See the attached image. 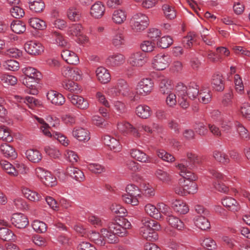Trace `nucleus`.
I'll return each mask as SVG.
<instances>
[{
	"label": "nucleus",
	"instance_id": "obj_51",
	"mask_svg": "<svg viewBox=\"0 0 250 250\" xmlns=\"http://www.w3.org/2000/svg\"><path fill=\"white\" fill-rule=\"evenodd\" d=\"M196 36L194 32H190L187 36L184 37L182 41L184 46L187 48L192 46L193 42L195 41Z\"/></svg>",
	"mask_w": 250,
	"mask_h": 250
},
{
	"label": "nucleus",
	"instance_id": "obj_62",
	"mask_svg": "<svg viewBox=\"0 0 250 250\" xmlns=\"http://www.w3.org/2000/svg\"><path fill=\"white\" fill-rule=\"evenodd\" d=\"M221 181L213 182L212 184L213 187L216 190L226 193L229 191V188Z\"/></svg>",
	"mask_w": 250,
	"mask_h": 250
},
{
	"label": "nucleus",
	"instance_id": "obj_20",
	"mask_svg": "<svg viewBox=\"0 0 250 250\" xmlns=\"http://www.w3.org/2000/svg\"><path fill=\"white\" fill-rule=\"evenodd\" d=\"M130 155L132 158L142 163H148L151 162V159L140 149H131Z\"/></svg>",
	"mask_w": 250,
	"mask_h": 250
},
{
	"label": "nucleus",
	"instance_id": "obj_16",
	"mask_svg": "<svg viewBox=\"0 0 250 250\" xmlns=\"http://www.w3.org/2000/svg\"><path fill=\"white\" fill-rule=\"evenodd\" d=\"M125 62V56L120 53H115L109 56L106 60V63L111 66H119Z\"/></svg>",
	"mask_w": 250,
	"mask_h": 250
},
{
	"label": "nucleus",
	"instance_id": "obj_40",
	"mask_svg": "<svg viewBox=\"0 0 250 250\" xmlns=\"http://www.w3.org/2000/svg\"><path fill=\"white\" fill-rule=\"evenodd\" d=\"M187 91L189 98L193 100L197 98L199 93V86L194 82H191L187 88Z\"/></svg>",
	"mask_w": 250,
	"mask_h": 250
},
{
	"label": "nucleus",
	"instance_id": "obj_34",
	"mask_svg": "<svg viewBox=\"0 0 250 250\" xmlns=\"http://www.w3.org/2000/svg\"><path fill=\"white\" fill-rule=\"evenodd\" d=\"M172 88L171 81L169 79L164 78L160 80L159 90L162 94H168L171 92Z\"/></svg>",
	"mask_w": 250,
	"mask_h": 250
},
{
	"label": "nucleus",
	"instance_id": "obj_52",
	"mask_svg": "<svg viewBox=\"0 0 250 250\" xmlns=\"http://www.w3.org/2000/svg\"><path fill=\"white\" fill-rule=\"evenodd\" d=\"M213 157L216 161L225 165L228 164L229 161L228 156L225 153L219 151L213 152Z\"/></svg>",
	"mask_w": 250,
	"mask_h": 250
},
{
	"label": "nucleus",
	"instance_id": "obj_41",
	"mask_svg": "<svg viewBox=\"0 0 250 250\" xmlns=\"http://www.w3.org/2000/svg\"><path fill=\"white\" fill-rule=\"evenodd\" d=\"M0 165L3 169L5 170L10 176H17L19 174L18 171L9 162L6 161H1L0 162Z\"/></svg>",
	"mask_w": 250,
	"mask_h": 250
},
{
	"label": "nucleus",
	"instance_id": "obj_58",
	"mask_svg": "<svg viewBox=\"0 0 250 250\" xmlns=\"http://www.w3.org/2000/svg\"><path fill=\"white\" fill-rule=\"evenodd\" d=\"M11 16L16 19H20L24 15V11L23 9L18 6H13L10 9Z\"/></svg>",
	"mask_w": 250,
	"mask_h": 250
},
{
	"label": "nucleus",
	"instance_id": "obj_30",
	"mask_svg": "<svg viewBox=\"0 0 250 250\" xmlns=\"http://www.w3.org/2000/svg\"><path fill=\"white\" fill-rule=\"evenodd\" d=\"M194 222L196 226L202 230H205L210 228V223L204 215L196 216L194 219Z\"/></svg>",
	"mask_w": 250,
	"mask_h": 250
},
{
	"label": "nucleus",
	"instance_id": "obj_25",
	"mask_svg": "<svg viewBox=\"0 0 250 250\" xmlns=\"http://www.w3.org/2000/svg\"><path fill=\"white\" fill-rule=\"evenodd\" d=\"M101 232L102 235L104 238L105 242L110 244H114L118 242L117 234L115 233L113 231L109 230L108 227L107 228L102 229Z\"/></svg>",
	"mask_w": 250,
	"mask_h": 250
},
{
	"label": "nucleus",
	"instance_id": "obj_28",
	"mask_svg": "<svg viewBox=\"0 0 250 250\" xmlns=\"http://www.w3.org/2000/svg\"><path fill=\"white\" fill-rule=\"evenodd\" d=\"M211 85L215 90L222 91L224 89L225 85L222 75L219 74H214L212 77Z\"/></svg>",
	"mask_w": 250,
	"mask_h": 250
},
{
	"label": "nucleus",
	"instance_id": "obj_48",
	"mask_svg": "<svg viewBox=\"0 0 250 250\" xmlns=\"http://www.w3.org/2000/svg\"><path fill=\"white\" fill-rule=\"evenodd\" d=\"M34 230L38 233H43L46 231L47 226L45 223L39 220H34L32 224Z\"/></svg>",
	"mask_w": 250,
	"mask_h": 250
},
{
	"label": "nucleus",
	"instance_id": "obj_45",
	"mask_svg": "<svg viewBox=\"0 0 250 250\" xmlns=\"http://www.w3.org/2000/svg\"><path fill=\"white\" fill-rule=\"evenodd\" d=\"M12 30L16 34H21L26 30L25 24L20 21H14L11 24Z\"/></svg>",
	"mask_w": 250,
	"mask_h": 250
},
{
	"label": "nucleus",
	"instance_id": "obj_44",
	"mask_svg": "<svg viewBox=\"0 0 250 250\" xmlns=\"http://www.w3.org/2000/svg\"><path fill=\"white\" fill-rule=\"evenodd\" d=\"M28 23L32 27L38 30H43L46 26L44 21L37 18L30 19Z\"/></svg>",
	"mask_w": 250,
	"mask_h": 250
},
{
	"label": "nucleus",
	"instance_id": "obj_23",
	"mask_svg": "<svg viewBox=\"0 0 250 250\" xmlns=\"http://www.w3.org/2000/svg\"><path fill=\"white\" fill-rule=\"evenodd\" d=\"M223 205L229 210L235 212L240 209V206L237 201L234 198L230 197H227L222 200Z\"/></svg>",
	"mask_w": 250,
	"mask_h": 250
},
{
	"label": "nucleus",
	"instance_id": "obj_53",
	"mask_svg": "<svg viewBox=\"0 0 250 250\" xmlns=\"http://www.w3.org/2000/svg\"><path fill=\"white\" fill-rule=\"evenodd\" d=\"M162 9L167 19L171 20L176 17L175 11L172 6L166 4L163 5Z\"/></svg>",
	"mask_w": 250,
	"mask_h": 250
},
{
	"label": "nucleus",
	"instance_id": "obj_22",
	"mask_svg": "<svg viewBox=\"0 0 250 250\" xmlns=\"http://www.w3.org/2000/svg\"><path fill=\"white\" fill-rule=\"evenodd\" d=\"M1 152L7 158L14 159L17 157V153L12 146L7 143H3L0 146Z\"/></svg>",
	"mask_w": 250,
	"mask_h": 250
},
{
	"label": "nucleus",
	"instance_id": "obj_43",
	"mask_svg": "<svg viewBox=\"0 0 250 250\" xmlns=\"http://www.w3.org/2000/svg\"><path fill=\"white\" fill-rule=\"evenodd\" d=\"M15 236L12 230L7 228H0V238L3 241H9L15 239Z\"/></svg>",
	"mask_w": 250,
	"mask_h": 250
},
{
	"label": "nucleus",
	"instance_id": "obj_56",
	"mask_svg": "<svg viewBox=\"0 0 250 250\" xmlns=\"http://www.w3.org/2000/svg\"><path fill=\"white\" fill-rule=\"evenodd\" d=\"M46 175L42 182L46 186L48 187H53L56 185V179L50 172L47 171L46 173Z\"/></svg>",
	"mask_w": 250,
	"mask_h": 250
},
{
	"label": "nucleus",
	"instance_id": "obj_50",
	"mask_svg": "<svg viewBox=\"0 0 250 250\" xmlns=\"http://www.w3.org/2000/svg\"><path fill=\"white\" fill-rule=\"evenodd\" d=\"M0 139L9 143L13 141V137L7 127L3 126L0 127Z\"/></svg>",
	"mask_w": 250,
	"mask_h": 250
},
{
	"label": "nucleus",
	"instance_id": "obj_8",
	"mask_svg": "<svg viewBox=\"0 0 250 250\" xmlns=\"http://www.w3.org/2000/svg\"><path fill=\"white\" fill-rule=\"evenodd\" d=\"M169 57L165 54H158L153 61L152 66L157 70H163L166 69L169 65Z\"/></svg>",
	"mask_w": 250,
	"mask_h": 250
},
{
	"label": "nucleus",
	"instance_id": "obj_54",
	"mask_svg": "<svg viewBox=\"0 0 250 250\" xmlns=\"http://www.w3.org/2000/svg\"><path fill=\"white\" fill-rule=\"evenodd\" d=\"M145 210L149 215L154 218H158L160 216L158 209L151 204H147L145 207Z\"/></svg>",
	"mask_w": 250,
	"mask_h": 250
},
{
	"label": "nucleus",
	"instance_id": "obj_29",
	"mask_svg": "<svg viewBox=\"0 0 250 250\" xmlns=\"http://www.w3.org/2000/svg\"><path fill=\"white\" fill-rule=\"evenodd\" d=\"M66 172L70 176L77 181L82 182L84 179L83 172L78 168L70 167L67 168Z\"/></svg>",
	"mask_w": 250,
	"mask_h": 250
},
{
	"label": "nucleus",
	"instance_id": "obj_59",
	"mask_svg": "<svg viewBox=\"0 0 250 250\" xmlns=\"http://www.w3.org/2000/svg\"><path fill=\"white\" fill-rule=\"evenodd\" d=\"M44 150L45 153L49 155L50 157L53 158H59L61 155L59 150L55 148L54 147H51L49 146H45Z\"/></svg>",
	"mask_w": 250,
	"mask_h": 250
},
{
	"label": "nucleus",
	"instance_id": "obj_26",
	"mask_svg": "<svg viewBox=\"0 0 250 250\" xmlns=\"http://www.w3.org/2000/svg\"><path fill=\"white\" fill-rule=\"evenodd\" d=\"M65 77L73 81H79L81 79V71L78 68H66L63 72Z\"/></svg>",
	"mask_w": 250,
	"mask_h": 250
},
{
	"label": "nucleus",
	"instance_id": "obj_5",
	"mask_svg": "<svg viewBox=\"0 0 250 250\" xmlns=\"http://www.w3.org/2000/svg\"><path fill=\"white\" fill-rule=\"evenodd\" d=\"M149 19L145 14L137 13L131 18L130 24L132 30L140 32L145 30L148 25Z\"/></svg>",
	"mask_w": 250,
	"mask_h": 250
},
{
	"label": "nucleus",
	"instance_id": "obj_1",
	"mask_svg": "<svg viewBox=\"0 0 250 250\" xmlns=\"http://www.w3.org/2000/svg\"><path fill=\"white\" fill-rule=\"evenodd\" d=\"M187 161H184L183 163L178 164L177 167L180 170V174L187 181L190 183L194 182L197 179V177L190 170L193 169L197 164L200 162V158L195 154L188 152L187 153Z\"/></svg>",
	"mask_w": 250,
	"mask_h": 250
},
{
	"label": "nucleus",
	"instance_id": "obj_31",
	"mask_svg": "<svg viewBox=\"0 0 250 250\" xmlns=\"http://www.w3.org/2000/svg\"><path fill=\"white\" fill-rule=\"evenodd\" d=\"M52 38L55 40V43L62 47L69 48L70 44L65 37L61 33L55 31L51 34Z\"/></svg>",
	"mask_w": 250,
	"mask_h": 250
},
{
	"label": "nucleus",
	"instance_id": "obj_13",
	"mask_svg": "<svg viewBox=\"0 0 250 250\" xmlns=\"http://www.w3.org/2000/svg\"><path fill=\"white\" fill-rule=\"evenodd\" d=\"M22 72L27 80H35L40 81L42 78L41 73L37 69L32 67H25L22 69Z\"/></svg>",
	"mask_w": 250,
	"mask_h": 250
},
{
	"label": "nucleus",
	"instance_id": "obj_47",
	"mask_svg": "<svg viewBox=\"0 0 250 250\" xmlns=\"http://www.w3.org/2000/svg\"><path fill=\"white\" fill-rule=\"evenodd\" d=\"M82 26L80 24H73L70 26L67 30V34L69 35L79 36L82 35Z\"/></svg>",
	"mask_w": 250,
	"mask_h": 250
},
{
	"label": "nucleus",
	"instance_id": "obj_33",
	"mask_svg": "<svg viewBox=\"0 0 250 250\" xmlns=\"http://www.w3.org/2000/svg\"><path fill=\"white\" fill-rule=\"evenodd\" d=\"M22 192L24 196L31 201L38 202L42 200V197L40 194L28 188H23Z\"/></svg>",
	"mask_w": 250,
	"mask_h": 250
},
{
	"label": "nucleus",
	"instance_id": "obj_32",
	"mask_svg": "<svg viewBox=\"0 0 250 250\" xmlns=\"http://www.w3.org/2000/svg\"><path fill=\"white\" fill-rule=\"evenodd\" d=\"M126 19V13L122 9L114 10L112 14V20L113 21L117 24H121L124 22Z\"/></svg>",
	"mask_w": 250,
	"mask_h": 250
},
{
	"label": "nucleus",
	"instance_id": "obj_9",
	"mask_svg": "<svg viewBox=\"0 0 250 250\" xmlns=\"http://www.w3.org/2000/svg\"><path fill=\"white\" fill-rule=\"evenodd\" d=\"M67 98L73 105L79 109H86L89 106L87 100L81 96L69 93L67 95Z\"/></svg>",
	"mask_w": 250,
	"mask_h": 250
},
{
	"label": "nucleus",
	"instance_id": "obj_39",
	"mask_svg": "<svg viewBox=\"0 0 250 250\" xmlns=\"http://www.w3.org/2000/svg\"><path fill=\"white\" fill-rule=\"evenodd\" d=\"M29 3L30 9L35 13L42 12L45 7L44 3L42 0H30Z\"/></svg>",
	"mask_w": 250,
	"mask_h": 250
},
{
	"label": "nucleus",
	"instance_id": "obj_10",
	"mask_svg": "<svg viewBox=\"0 0 250 250\" xmlns=\"http://www.w3.org/2000/svg\"><path fill=\"white\" fill-rule=\"evenodd\" d=\"M129 63L133 66H142L147 62L146 54L145 52H137L131 54L129 59Z\"/></svg>",
	"mask_w": 250,
	"mask_h": 250
},
{
	"label": "nucleus",
	"instance_id": "obj_27",
	"mask_svg": "<svg viewBox=\"0 0 250 250\" xmlns=\"http://www.w3.org/2000/svg\"><path fill=\"white\" fill-rule=\"evenodd\" d=\"M73 136L80 141H88L90 139L89 132L83 128H74Z\"/></svg>",
	"mask_w": 250,
	"mask_h": 250
},
{
	"label": "nucleus",
	"instance_id": "obj_38",
	"mask_svg": "<svg viewBox=\"0 0 250 250\" xmlns=\"http://www.w3.org/2000/svg\"><path fill=\"white\" fill-rule=\"evenodd\" d=\"M136 114L140 118L147 119L151 115L150 108L146 105H139L136 108Z\"/></svg>",
	"mask_w": 250,
	"mask_h": 250
},
{
	"label": "nucleus",
	"instance_id": "obj_60",
	"mask_svg": "<svg viewBox=\"0 0 250 250\" xmlns=\"http://www.w3.org/2000/svg\"><path fill=\"white\" fill-rule=\"evenodd\" d=\"M4 66L7 69L13 71L18 70L20 67L19 63L14 60H7Z\"/></svg>",
	"mask_w": 250,
	"mask_h": 250
},
{
	"label": "nucleus",
	"instance_id": "obj_35",
	"mask_svg": "<svg viewBox=\"0 0 250 250\" xmlns=\"http://www.w3.org/2000/svg\"><path fill=\"white\" fill-rule=\"evenodd\" d=\"M27 158L31 162L38 163L42 159V155L40 152L36 149H29L26 152Z\"/></svg>",
	"mask_w": 250,
	"mask_h": 250
},
{
	"label": "nucleus",
	"instance_id": "obj_11",
	"mask_svg": "<svg viewBox=\"0 0 250 250\" xmlns=\"http://www.w3.org/2000/svg\"><path fill=\"white\" fill-rule=\"evenodd\" d=\"M13 225L18 229L25 228L29 223L27 217L22 213H14L11 219Z\"/></svg>",
	"mask_w": 250,
	"mask_h": 250
},
{
	"label": "nucleus",
	"instance_id": "obj_37",
	"mask_svg": "<svg viewBox=\"0 0 250 250\" xmlns=\"http://www.w3.org/2000/svg\"><path fill=\"white\" fill-rule=\"evenodd\" d=\"M167 221L171 227L178 230H182L185 227L184 223L181 220L171 214L167 217Z\"/></svg>",
	"mask_w": 250,
	"mask_h": 250
},
{
	"label": "nucleus",
	"instance_id": "obj_18",
	"mask_svg": "<svg viewBox=\"0 0 250 250\" xmlns=\"http://www.w3.org/2000/svg\"><path fill=\"white\" fill-rule=\"evenodd\" d=\"M61 56L67 63L76 65L79 62V59L77 54L69 50H63Z\"/></svg>",
	"mask_w": 250,
	"mask_h": 250
},
{
	"label": "nucleus",
	"instance_id": "obj_24",
	"mask_svg": "<svg viewBox=\"0 0 250 250\" xmlns=\"http://www.w3.org/2000/svg\"><path fill=\"white\" fill-rule=\"evenodd\" d=\"M171 207L175 212L181 214H185L189 211L188 207L186 203L180 200L173 201Z\"/></svg>",
	"mask_w": 250,
	"mask_h": 250
},
{
	"label": "nucleus",
	"instance_id": "obj_12",
	"mask_svg": "<svg viewBox=\"0 0 250 250\" xmlns=\"http://www.w3.org/2000/svg\"><path fill=\"white\" fill-rule=\"evenodd\" d=\"M102 141L105 145L114 152H119L121 149L122 147L119 141L108 135H104L102 137Z\"/></svg>",
	"mask_w": 250,
	"mask_h": 250
},
{
	"label": "nucleus",
	"instance_id": "obj_61",
	"mask_svg": "<svg viewBox=\"0 0 250 250\" xmlns=\"http://www.w3.org/2000/svg\"><path fill=\"white\" fill-rule=\"evenodd\" d=\"M233 98V92L232 90H229L228 92L225 93L223 97L222 104L224 106H229L232 104V99Z\"/></svg>",
	"mask_w": 250,
	"mask_h": 250
},
{
	"label": "nucleus",
	"instance_id": "obj_7",
	"mask_svg": "<svg viewBox=\"0 0 250 250\" xmlns=\"http://www.w3.org/2000/svg\"><path fill=\"white\" fill-rule=\"evenodd\" d=\"M25 51L33 56L41 55L44 50V47L41 43L36 41L27 42L24 46Z\"/></svg>",
	"mask_w": 250,
	"mask_h": 250
},
{
	"label": "nucleus",
	"instance_id": "obj_6",
	"mask_svg": "<svg viewBox=\"0 0 250 250\" xmlns=\"http://www.w3.org/2000/svg\"><path fill=\"white\" fill-rule=\"evenodd\" d=\"M153 83L151 79L146 78L140 81L137 84L136 89V95L133 97V100H137L138 96H145L149 94L152 91Z\"/></svg>",
	"mask_w": 250,
	"mask_h": 250
},
{
	"label": "nucleus",
	"instance_id": "obj_42",
	"mask_svg": "<svg viewBox=\"0 0 250 250\" xmlns=\"http://www.w3.org/2000/svg\"><path fill=\"white\" fill-rule=\"evenodd\" d=\"M62 86L64 89L71 92L78 93L80 91V88L78 84L71 80L63 81L62 83Z\"/></svg>",
	"mask_w": 250,
	"mask_h": 250
},
{
	"label": "nucleus",
	"instance_id": "obj_4",
	"mask_svg": "<svg viewBox=\"0 0 250 250\" xmlns=\"http://www.w3.org/2000/svg\"><path fill=\"white\" fill-rule=\"evenodd\" d=\"M118 128L122 132L126 133L127 134H130L135 137H139L140 134L139 133L138 130L140 129L144 130L145 132L152 133V130L151 128L146 125H142L140 127H138V128L134 127L128 122H122L117 125Z\"/></svg>",
	"mask_w": 250,
	"mask_h": 250
},
{
	"label": "nucleus",
	"instance_id": "obj_46",
	"mask_svg": "<svg viewBox=\"0 0 250 250\" xmlns=\"http://www.w3.org/2000/svg\"><path fill=\"white\" fill-rule=\"evenodd\" d=\"M173 39L169 36L162 37L157 42V45L163 49L167 48L173 43Z\"/></svg>",
	"mask_w": 250,
	"mask_h": 250
},
{
	"label": "nucleus",
	"instance_id": "obj_55",
	"mask_svg": "<svg viewBox=\"0 0 250 250\" xmlns=\"http://www.w3.org/2000/svg\"><path fill=\"white\" fill-rule=\"evenodd\" d=\"M197 98L200 102L206 104L210 101L211 97L210 92L208 90H205L199 92Z\"/></svg>",
	"mask_w": 250,
	"mask_h": 250
},
{
	"label": "nucleus",
	"instance_id": "obj_36",
	"mask_svg": "<svg viewBox=\"0 0 250 250\" xmlns=\"http://www.w3.org/2000/svg\"><path fill=\"white\" fill-rule=\"evenodd\" d=\"M125 36L123 31H118L112 38V44L117 48L125 45Z\"/></svg>",
	"mask_w": 250,
	"mask_h": 250
},
{
	"label": "nucleus",
	"instance_id": "obj_15",
	"mask_svg": "<svg viewBox=\"0 0 250 250\" xmlns=\"http://www.w3.org/2000/svg\"><path fill=\"white\" fill-rule=\"evenodd\" d=\"M46 97L52 104L56 105H62L65 103V98L63 96L56 91H49L46 94Z\"/></svg>",
	"mask_w": 250,
	"mask_h": 250
},
{
	"label": "nucleus",
	"instance_id": "obj_19",
	"mask_svg": "<svg viewBox=\"0 0 250 250\" xmlns=\"http://www.w3.org/2000/svg\"><path fill=\"white\" fill-rule=\"evenodd\" d=\"M96 73L98 81L102 83L105 84L110 82L111 76L108 70L102 66L97 68Z\"/></svg>",
	"mask_w": 250,
	"mask_h": 250
},
{
	"label": "nucleus",
	"instance_id": "obj_3",
	"mask_svg": "<svg viewBox=\"0 0 250 250\" xmlns=\"http://www.w3.org/2000/svg\"><path fill=\"white\" fill-rule=\"evenodd\" d=\"M108 229L112 230L118 236L124 237L127 234V229H130L131 223L123 216L112 220L108 223Z\"/></svg>",
	"mask_w": 250,
	"mask_h": 250
},
{
	"label": "nucleus",
	"instance_id": "obj_64",
	"mask_svg": "<svg viewBox=\"0 0 250 250\" xmlns=\"http://www.w3.org/2000/svg\"><path fill=\"white\" fill-rule=\"evenodd\" d=\"M202 246L208 250H213L216 247L215 242L211 238H207L204 239L202 243Z\"/></svg>",
	"mask_w": 250,
	"mask_h": 250
},
{
	"label": "nucleus",
	"instance_id": "obj_17",
	"mask_svg": "<svg viewBox=\"0 0 250 250\" xmlns=\"http://www.w3.org/2000/svg\"><path fill=\"white\" fill-rule=\"evenodd\" d=\"M116 84L121 95L124 97L133 98V93L131 90L127 83L125 80H118Z\"/></svg>",
	"mask_w": 250,
	"mask_h": 250
},
{
	"label": "nucleus",
	"instance_id": "obj_21",
	"mask_svg": "<svg viewBox=\"0 0 250 250\" xmlns=\"http://www.w3.org/2000/svg\"><path fill=\"white\" fill-rule=\"evenodd\" d=\"M105 8L101 1H97L92 5L90 9L91 15L96 19L101 18L104 13Z\"/></svg>",
	"mask_w": 250,
	"mask_h": 250
},
{
	"label": "nucleus",
	"instance_id": "obj_2",
	"mask_svg": "<svg viewBox=\"0 0 250 250\" xmlns=\"http://www.w3.org/2000/svg\"><path fill=\"white\" fill-rule=\"evenodd\" d=\"M161 229L160 224L155 220L149 218H145L142 220L140 228V234L145 239L153 241L158 238L157 230Z\"/></svg>",
	"mask_w": 250,
	"mask_h": 250
},
{
	"label": "nucleus",
	"instance_id": "obj_14",
	"mask_svg": "<svg viewBox=\"0 0 250 250\" xmlns=\"http://www.w3.org/2000/svg\"><path fill=\"white\" fill-rule=\"evenodd\" d=\"M197 185L195 182L190 183V185H184V187L180 186H176L174 188L175 193L181 196L186 195V194L194 193L196 191Z\"/></svg>",
	"mask_w": 250,
	"mask_h": 250
},
{
	"label": "nucleus",
	"instance_id": "obj_63",
	"mask_svg": "<svg viewBox=\"0 0 250 250\" xmlns=\"http://www.w3.org/2000/svg\"><path fill=\"white\" fill-rule=\"evenodd\" d=\"M240 111L242 116L250 121V104L248 103H243L241 107Z\"/></svg>",
	"mask_w": 250,
	"mask_h": 250
},
{
	"label": "nucleus",
	"instance_id": "obj_57",
	"mask_svg": "<svg viewBox=\"0 0 250 250\" xmlns=\"http://www.w3.org/2000/svg\"><path fill=\"white\" fill-rule=\"evenodd\" d=\"M126 191L129 195L133 198H137L140 194L138 187L134 184L128 185L126 188Z\"/></svg>",
	"mask_w": 250,
	"mask_h": 250
},
{
	"label": "nucleus",
	"instance_id": "obj_49",
	"mask_svg": "<svg viewBox=\"0 0 250 250\" xmlns=\"http://www.w3.org/2000/svg\"><path fill=\"white\" fill-rule=\"evenodd\" d=\"M67 17L72 21H78L81 17V12L76 8L70 7L67 11Z\"/></svg>",
	"mask_w": 250,
	"mask_h": 250
}]
</instances>
